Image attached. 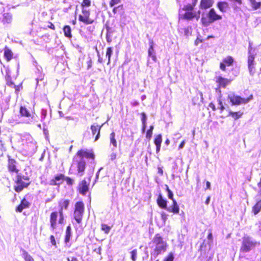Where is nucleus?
Instances as JSON below:
<instances>
[{"instance_id": "1", "label": "nucleus", "mask_w": 261, "mask_h": 261, "mask_svg": "<svg viewBox=\"0 0 261 261\" xmlns=\"http://www.w3.org/2000/svg\"><path fill=\"white\" fill-rule=\"evenodd\" d=\"M94 156L92 152L85 150H79L73 158L71 168L76 169L78 175L82 176L84 175L86 166L84 158L93 159Z\"/></svg>"}, {"instance_id": "2", "label": "nucleus", "mask_w": 261, "mask_h": 261, "mask_svg": "<svg viewBox=\"0 0 261 261\" xmlns=\"http://www.w3.org/2000/svg\"><path fill=\"white\" fill-rule=\"evenodd\" d=\"M153 256L156 257L159 254L165 252L167 248V243L163 238L159 234H156L149 243Z\"/></svg>"}, {"instance_id": "3", "label": "nucleus", "mask_w": 261, "mask_h": 261, "mask_svg": "<svg viewBox=\"0 0 261 261\" xmlns=\"http://www.w3.org/2000/svg\"><path fill=\"white\" fill-rule=\"evenodd\" d=\"M255 241L248 236H244L242 238V245L240 248V252L247 253L253 249L256 246Z\"/></svg>"}, {"instance_id": "4", "label": "nucleus", "mask_w": 261, "mask_h": 261, "mask_svg": "<svg viewBox=\"0 0 261 261\" xmlns=\"http://www.w3.org/2000/svg\"><path fill=\"white\" fill-rule=\"evenodd\" d=\"M20 114L23 117V122L26 124H35L36 117L34 113H31L25 107H21Z\"/></svg>"}, {"instance_id": "5", "label": "nucleus", "mask_w": 261, "mask_h": 261, "mask_svg": "<svg viewBox=\"0 0 261 261\" xmlns=\"http://www.w3.org/2000/svg\"><path fill=\"white\" fill-rule=\"evenodd\" d=\"M84 212V204L82 202L79 201L75 203L73 217L75 221L80 223L82 220Z\"/></svg>"}, {"instance_id": "6", "label": "nucleus", "mask_w": 261, "mask_h": 261, "mask_svg": "<svg viewBox=\"0 0 261 261\" xmlns=\"http://www.w3.org/2000/svg\"><path fill=\"white\" fill-rule=\"evenodd\" d=\"M228 99L233 105H240L248 103L252 98V95H250L246 98H242L239 96L235 95L233 94L228 95Z\"/></svg>"}, {"instance_id": "7", "label": "nucleus", "mask_w": 261, "mask_h": 261, "mask_svg": "<svg viewBox=\"0 0 261 261\" xmlns=\"http://www.w3.org/2000/svg\"><path fill=\"white\" fill-rule=\"evenodd\" d=\"M30 182L29 179L27 178L18 176L17 181H16L15 185L14 186L15 190L17 192H20L24 188L27 187Z\"/></svg>"}, {"instance_id": "8", "label": "nucleus", "mask_w": 261, "mask_h": 261, "mask_svg": "<svg viewBox=\"0 0 261 261\" xmlns=\"http://www.w3.org/2000/svg\"><path fill=\"white\" fill-rule=\"evenodd\" d=\"M90 11L86 8H82V14L79 15V20L85 24H89L93 23V20L90 18Z\"/></svg>"}, {"instance_id": "9", "label": "nucleus", "mask_w": 261, "mask_h": 261, "mask_svg": "<svg viewBox=\"0 0 261 261\" xmlns=\"http://www.w3.org/2000/svg\"><path fill=\"white\" fill-rule=\"evenodd\" d=\"M216 82L218 84L219 86L216 88V91L218 92L221 95L220 87L225 88L227 85L230 83L231 80L223 78L221 76H218L215 77Z\"/></svg>"}, {"instance_id": "10", "label": "nucleus", "mask_w": 261, "mask_h": 261, "mask_svg": "<svg viewBox=\"0 0 261 261\" xmlns=\"http://www.w3.org/2000/svg\"><path fill=\"white\" fill-rule=\"evenodd\" d=\"M69 204V201L66 199H62L59 202V205L60 207L59 210V222L62 224L63 222V209H67Z\"/></svg>"}, {"instance_id": "11", "label": "nucleus", "mask_w": 261, "mask_h": 261, "mask_svg": "<svg viewBox=\"0 0 261 261\" xmlns=\"http://www.w3.org/2000/svg\"><path fill=\"white\" fill-rule=\"evenodd\" d=\"M200 17V11H187L184 14V18L188 20H191L193 18H196L197 20Z\"/></svg>"}, {"instance_id": "12", "label": "nucleus", "mask_w": 261, "mask_h": 261, "mask_svg": "<svg viewBox=\"0 0 261 261\" xmlns=\"http://www.w3.org/2000/svg\"><path fill=\"white\" fill-rule=\"evenodd\" d=\"M233 62V59L231 56H227L223 59L222 62H221L220 68L221 70L224 71L226 67L232 65Z\"/></svg>"}, {"instance_id": "13", "label": "nucleus", "mask_w": 261, "mask_h": 261, "mask_svg": "<svg viewBox=\"0 0 261 261\" xmlns=\"http://www.w3.org/2000/svg\"><path fill=\"white\" fill-rule=\"evenodd\" d=\"M58 213L57 212H54L51 213L50 217V226L53 229H55L57 227V223L59 222Z\"/></svg>"}, {"instance_id": "14", "label": "nucleus", "mask_w": 261, "mask_h": 261, "mask_svg": "<svg viewBox=\"0 0 261 261\" xmlns=\"http://www.w3.org/2000/svg\"><path fill=\"white\" fill-rule=\"evenodd\" d=\"M208 17L212 22L222 19V16L217 14L214 9H211L210 10L208 14Z\"/></svg>"}, {"instance_id": "15", "label": "nucleus", "mask_w": 261, "mask_h": 261, "mask_svg": "<svg viewBox=\"0 0 261 261\" xmlns=\"http://www.w3.org/2000/svg\"><path fill=\"white\" fill-rule=\"evenodd\" d=\"M102 125H103V124H102L100 126V125H98L97 124H95V123L93 124V125H91V129L92 134L93 135H94L96 134V133L97 132V134L95 137V141H96L98 139L99 137V134H100V129Z\"/></svg>"}, {"instance_id": "16", "label": "nucleus", "mask_w": 261, "mask_h": 261, "mask_svg": "<svg viewBox=\"0 0 261 261\" xmlns=\"http://www.w3.org/2000/svg\"><path fill=\"white\" fill-rule=\"evenodd\" d=\"M89 184L85 180H83L79 185V190L80 193L85 195L88 191Z\"/></svg>"}, {"instance_id": "17", "label": "nucleus", "mask_w": 261, "mask_h": 261, "mask_svg": "<svg viewBox=\"0 0 261 261\" xmlns=\"http://www.w3.org/2000/svg\"><path fill=\"white\" fill-rule=\"evenodd\" d=\"M64 176L62 174L56 176L54 179H51L49 184L50 185H59L62 184L63 181Z\"/></svg>"}, {"instance_id": "18", "label": "nucleus", "mask_w": 261, "mask_h": 261, "mask_svg": "<svg viewBox=\"0 0 261 261\" xmlns=\"http://www.w3.org/2000/svg\"><path fill=\"white\" fill-rule=\"evenodd\" d=\"M213 3V0H201L200 7L202 9H205L212 7Z\"/></svg>"}, {"instance_id": "19", "label": "nucleus", "mask_w": 261, "mask_h": 261, "mask_svg": "<svg viewBox=\"0 0 261 261\" xmlns=\"http://www.w3.org/2000/svg\"><path fill=\"white\" fill-rule=\"evenodd\" d=\"M30 203L25 199L22 200L21 203L17 207L16 211L21 212L24 208L29 207Z\"/></svg>"}, {"instance_id": "20", "label": "nucleus", "mask_w": 261, "mask_h": 261, "mask_svg": "<svg viewBox=\"0 0 261 261\" xmlns=\"http://www.w3.org/2000/svg\"><path fill=\"white\" fill-rule=\"evenodd\" d=\"M167 210L170 212H173L175 214H178L179 211V206L177 204L175 200H173V204L172 206L168 207Z\"/></svg>"}, {"instance_id": "21", "label": "nucleus", "mask_w": 261, "mask_h": 261, "mask_svg": "<svg viewBox=\"0 0 261 261\" xmlns=\"http://www.w3.org/2000/svg\"><path fill=\"white\" fill-rule=\"evenodd\" d=\"M8 169L10 172H18L16 167V162L13 159H9L8 161Z\"/></svg>"}, {"instance_id": "22", "label": "nucleus", "mask_w": 261, "mask_h": 261, "mask_svg": "<svg viewBox=\"0 0 261 261\" xmlns=\"http://www.w3.org/2000/svg\"><path fill=\"white\" fill-rule=\"evenodd\" d=\"M252 48L250 46L249 47L248 51V65H250L252 64H255L254 59H255V55L251 53Z\"/></svg>"}, {"instance_id": "23", "label": "nucleus", "mask_w": 261, "mask_h": 261, "mask_svg": "<svg viewBox=\"0 0 261 261\" xmlns=\"http://www.w3.org/2000/svg\"><path fill=\"white\" fill-rule=\"evenodd\" d=\"M157 202L159 206H160L161 207L163 208H165L166 210L168 208L167 207L166 200H164L161 195H160L158 198Z\"/></svg>"}, {"instance_id": "24", "label": "nucleus", "mask_w": 261, "mask_h": 261, "mask_svg": "<svg viewBox=\"0 0 261 261\" xmlns=\"http://www.w3.org/2000/svg\"><path fill=\"white\" fill-rule=\"evenodd\" d=\"M218 9L222 12H225L228 8V5L226 2H220L217 4Z\"/></svg>"}, {"instance_id": "25", "label": "nucleus", "mask_w": 261, "mask_h": 261, "mask_svg": "<svg viewBox=\"0 0 261 261\" xmlns=\"http://www.w3.org/2000/svg\"><path fill=\"white\" fill-rule=\"evenodd\" d=\"M71 237V228L70 226H68L66 232H65V243L67 244L69 243L70 238Z\"/></svg>"}, {"instance_id": "26", "label": "nucleus", "mask_w": 261, "mask_h": 261, "mask_svg": "<svg viewBox=\"0 0 261 261\" xmlns=\"http://www.w3.org/2000/svg\"><path fill=\"white\" fill-rule=\"evenodd\" d=\"M261 210V200H258L252 207V212L254 215L258 214Z\"/></svg>"}, {"instance_id": "27", "label": "nucleus", "mask_w": 261, "mask_h": 261, "mask_svg": "<svg viewBox=\"0 0 261 261\" xmlns=\"http://www.w3.org/2000/svg\"><path fill=\"white\" fill-rule=\"evenodd\" d=\"M197 2V0H194V2L192 3V4H187L185 6H184L183 8V10L187 11H192L193 10L194 6L196 5Z\"/></svg>"}, {"instance_id": "28", "label": "nucleus", "mask_w": 261, "mask_h": 261, "mask_svg": "<svg viewBox=\"0 0 261 261\" xmlns=\"http://www.w3.org/2000/svg\"><path fill=\"white\" fill-rule=\"evenodd\" d=\"M229 1L231 2L232 7L235 10L240 8L242 4V0H230Z\"/></svg>"}, {"instance_id": "29", "label": "nucleus", "mask_w": 261, "mask_h": 261, "mask_svg": "<svg viewBox=\"0 0 261 261\" xmlns=\"http://www.w3.org/2000/svg\"><path fill=\"white\" fill-rule=\"evenodd\" d=\"M243 115V113L239 111L237 112H234L230 111L229 112V115L231 116L232 118H233L235 120L238 119L241 117Z\"/></svg>"}, {"instance_id": "30", "label": "nucleus", "mask_w": 261, "mask_h": 261, "mask_svg": "<svg viewBox=\"0 0 261 261\" xmlns=\"http://www.w3.org/2000/svg\"><path fill=\"white\" fill-rule=\"evenodd\" d=\"M63 31L66 37H71V28L69 25H66L63 29Z\"/></svg>"}, {"instance_id": "31", "label": "nucleus", "mask_w": 261, "mask_h": 261, "mask_svg": "<svg viewBox=\"0 0 261 261\" xmlns=\"http://www.w3.org/2000/svg\"><path fill=\"white\" fill-rule=\"evenodd\" d=\"M4 55L5 58L8 60H10L12 57L13 54L11 50L8 48L5 49Z\"/></svg>"}, {"instance_id": "32", "label": "nucleus", "mask_w": 261, "mask_h": 261, "mask_svg": "<svg viewBox=\"0 0 261 261\" xmlns=\"http://www.w3.org/2000/svg\"><path fill=\"white\" fill-rule=\"evenodd\" d=\"M115 133L113 132L110 134V143L111 144L113 145V146L116 148L117 146V141L115 138Z\"/></svg>"}, {"instance_id": "33", "label": "nucleus", "mask_w": 261, "mask_h": 261, "mask_svg": "<svg viewBox=\"0 0 261 261\" xmlns=\"http://www.w3.org/2000/svg\"><path fill=\"white\" fill-rule=\"evenodd\" d=\"M12 19V16L10 13H5L4 14V21L7 23H10Z\"/></svg>"}, {"instance_id": "34", "label": "nucleus", "mask_w": 261, "mask_h": 261, "mask_svg": "<svg viewBox=\"0 0 261 261\" xmlns=\"http://www.w3.org/2000/svg\"><path fill=\"white\" fill-rule=\"evenodd\" d=\"M251 4L252 8L254 9H257L261 5L260 2H256L255 0H249Z\"/></svg>"}, {"instance_id": "35", "label": "nucleus", "mask_w": 261, "mask_h": 261, "mask_svg": "<svg viewBox=\"0 0 261 261\" xmlns=\"http://www.w3.org/2000/svg\"><path fill=\"white\" fill-rule=\"evenodd\" d=\"M113 54V49L112 47H108L107 49L106 53V57L108 58V64H109L111 61V57Z\"/></svg>"}, {"instance_id": "36", "label": "nucleus", "mask_w": 261, "mask_h": 261, "mask_svg": "<svg viewBox=\"0 0 261 261\" xmlns=\"http://www.w3.org/2000/svg\"><path fill=\"white\" fill-rule=\"evenodd\" d=\"M162 142V138L161 135H158L155 136L154 139V144L155 145H161Z\"/></svg>"}, {"instance_id": "37", "label": "nucleus", "mask_w": 261, "mask_h": 261, "mask_svg": "<svg viewBox=\"0 0 261 261\" xmlns=\"http://www.w3.org/2000/svg\"><path fill=\"white\" fill-rule=\"evenodd\" d=\"M101 228V230L107 234H108L111 230V227L105 224H102Z\"/></svg>"}, {"instance_id": "38", "label": "nucleus", "mask_w": 261, "mask_h": 261, "mask_svg": "<svg viewBox=\"0 0 261 261\" xmlns=\"http://www.w3.org/2000/svg\"><path fill=\"white\" fill-rule=\"evenodd\" d=\"M248 68L250 74L251 75H253L255 72V64L248 65Z\"/></svg>"}, {"instance_id": "39", "label": "nucleus", "mask_w": 261, "mask_h": 261, "mask_svg": "<svg viewBox=\"0 0 261 261\" xmlns=\"http://www.w3.org/2000/svg\"><path fill=\"white\" fill-rule=\"evenodd\" d=\"M26 139H27V141H29V143H30L31 145H32L33 148L36 147V144L34 142V141H33V139L32 136H31L30 135H27Z\"/></svg>"}, {"instance_id": "40", "label": "nucleus", "mask_w": 261, "mask_h": 261, "mask_svg": "<svg viewBox=\"0 0 261 261\" xmlns=\"http://www.w3.org/2000/svg\"><path fill=\"white\" fill-rule=\"evenodd\" d=\"M166 190H167V192L168 193V198L170 199H171L172 201H173V200H175L174 198H173V193L172 192V191L169 189L168 186L167 185H166Z\"/></svg>"}, {"instance_id": "41", "label": "nucleus", "mask_w": 261, "mask_h": 261, "mask_svg": "<svg viewBox=\"0 0 261 261\" xmlns=\"http://www.w3.org/2000/svg\"><path fill=\"white\" fill-rule=\"evenodd\" d=\"M201 22L204 26H207L213 22L210 19L207 20L206 18L202 17L201 18Z\"/></svg>"}, {"instance_id": "42", "label": "nucleus", "mask_w": 261, "mask_h": 261, "mask_svg": "<svg viewBox=\"0 0 261 261\" xmlns=\"http://www.w3.org/2000/svg\"><path fill=\"white\" fill-rule=\"evenodd\" d=\"M91 5L90 0H83L81 4V6L83 8H85L86 7H90Z\"/></svg>"}, {"instance_id": "43", "label": "nucleus", "mask_w": 261, "mask_h": 261, "mask_svg": "<svg viewBox=\"0 0 261 261\" xmlns=\"http://www.w3.org/2000/svg\"><path fill=\"white\" fill-rule=\"evenodd\" d=\"M24 258L25 261H34L33 258L32 256L29 254L27 252H25L23 254Z\"/></svg>"}, {"instance_id": "44", "label": "nucleus", "mask_w": 261, "mask_h": 261, "mask_svg": "<svg viewBox=\"0 0 261 261\" xmlns=\"http://www.w3.org/2000/svg\"><path fill=\"white\" fill-rule=\"evenodd\" d=\"M131 258L133 261H136L137 255V250H134L131 252Z\"/></svg>"}, {"instance_id": "45", "label": "nucleus", "mask_w": 261, "mask_h": 261, "mask_svg": "<svg viewBox=\"0 0 261 261\" xmlns=\"http://www.w3.org/2000/svg\"><path fill=\"white\" fill-rule=\"evenodd\" d=\"M174 259L173 254L172 253H170L165 258L164 261H173Z\"/></svg>"}, {"instance_id": "46", "label": "nucleus", "mask_w": 261, "mask_h": 261, "mask_svg": "<svg viewBox=\"0 0 261 261\" xmlns=\"http://www.w3.org/2000/svg\"><path fill=\"white\" fill-rule=\"evenodd\" d=\"M203 40L201 38V36L200 35L197 36V39L195 41L194 44L196 46H197L199 43H202Z\"/></svg>"}, {"instance_id": "47", "label": "nucleus", "mask_w": 261, "mask_h": 261, "mask_svg": "<svg viewBox=\"0 0 261 261\" xmlns=\"http://www.w3.org/2000/svg\"><path fill=\"white\" fill-rule=\"evenodd\" d=\"M220 97H221V96ZM218 101L219 104L218 109H220L221 110V112H222L224 110L225 108L222 104V102L220 99V97H219V98L218 99Z\"/></svg>"}, {"instance_id": "48", "label": "nucleus", "mask_w": 261, "mask_h": 261, "mask_svg": "<svg viewBox=\"0 0 261 261\" xmlns=\"http://www.w3.org/2000/svg\"><path fill=\"white\" fill-rule=\"evenodd\" d=\"M120 0H111L110 2V5L111 7H113L114 5L120 3Z\"/></svg>"}, {"instance_id": "49", "label": "nucleus", "mask_w": 261, "mask_h": 261, "mask_svg": "<svg viewBox=\"0 0 261 261\" xmlns=\"http://www.w3.org/2000/svg\"><path fill=\"white\" fill-rule=\"evenodd\" d=\"M50 242H51L52 245L55 246V248H57V244H56V242L55 237L53 236H51L50 237Z\"/></svg>"}, {"instance_id": "50", "label": "nucleus", "mask_w": 261, "mask_h": 261, "mask_svg": "<svg viewBox=\"0 0 261 261\" xmlns=\"http://www.w3.org/2000/svg\"><path fill=\"white\" fill-rule=\"evenodd\" d=\"M152 132L151 131V130H148L146 133V138L149 140L150 139V138H151V136H152Z\"/></svg>"}, {"instance_id": "51", "label": "nucleus", "mask_w": 261, "mask_h": 261, "mask_svg": "<svg viewBox=\"0 0 261 261\" xmlns=\"http://www.w3.org/2000/svg\"><path fill=\"white\" fill-rule=\"evenodd\" d=\"M153 48L152 45H151L148 49V56H151V55L153 54Z\"/></svg>"}, {"instance_id": "52", "label": "nucleus", "mask_w": 261, "mask_h": 261, "mask_svg": "<svg viewBox=\"0 0 261 261\" xmlns=\"http://www.w3.org/2000/svg\"><path fill=\"white\" fill-rule=\"evenodd\" d=\"M142 117L141 120H142V123H146V115H145V113H142Z\"/></svg>"}, {"instance_id": "53", "label": "nucleus", "mask_w": 261, "mask_h": 261, "mask_svg": "<svg viewBox=\"0 0 261 261\" xmlns=\"http://www.w3.org/2000/svg\"><path fill=\"white\" fill-rule=\"evenodd\" d=\"M116 158V154L114 152H113L110 155V159L111 160H114Z\"/></svg>"}, {"instance_id": "54", "label": "nucleus", "mask_w": 261, "mask_h": 261, "mask_svg": "<svg viewBox=\"0 0 261 261\" xmlns=\"http://www.w3.org/2000/svg\"><path fill=\"white\" fill-rule=\"evenodd\" d=\"M67 261H78L77 259L75 257H72L71 258L67 257Z\"/></svg>"}, {"instance_id": "55", "label": "nucleus", "mask_w": 261, "mask_h": 261, "mask_svg": "<svg viewBox=\"0 0 261 261\" xmlns=\"http://www.w3.org/2000/svg\"><path fill=\"white\" fill-rule=\"evenodd\" d=\"M185 144V141H182L181 143H180V144L179 145V147H178V149H182L184 147Z\"/></svg>"}, {"instance_id": "56", "label": "nucleus", "mask_w": 261, "mask_h": 261, "mask_svg": "<svg viewBox=\"0 0 261 261\" xmlns=\"http://www.w3.org/2000/svg\"><path fill=\"white\" fill-rule=\"evenodd\" d=\"M211 188V183L209 181H206V189H210Z\"/></svg>"}, {"instance_id": "57", "label": "nucleus", "mask_w": 261, "mask_h": 261, "mask_svg": "<svg viewBox=\"0 0 261 261\" xmlns=\"http://www.w3.org/2000/svg\"><path fill=\"white\" fill-rule=\"evenodd\" d=\"M207 239L209 240H212L213 239V235L212 232H210L207 236Z\"/></svg>"}, {"instance_id": "58", "label": "nucleus", "mask_w": 261, "mask_h": 261, "mask_svg": "<svg viewBox=\"0 0 261 261\" xmlns=\"http://www.w3.org/2000/svg\"><path fill=\"white\" fill-rule=\"evenodd\" d=\"M154 61L156 60V56L154 54L151 55V56H149Z\"/></svg>"}, {"instance_id": "59", "label": "nucleus", "mask_w": 261, "mask_h": 261, "mask_svg": "<svg viewBox=\"0 0 261 261\" xmlns=\"http://www.w3.org/2000/svg\"><path fill=\"white\" fill-rule=\"evenodd\" d=\"M209 106H210V108H211L213 109V110L215 111L216 110L215 106V105L213 103H211L209 105Z\"/></svg>"}, {"instance_id": "60", "label": "nucleus", "mask_w": 261, "mask_h": 261, "mask_svg": "<svg viewBox=\"0 0 261 261\" xmlns=\"http://www.w3.org/2000/svg\"><path fill=\"white\" fill-rule=\"evenodd\" d=\"M0 149H1V150H5L4 145L2 141H0Z\"/></svg>"}, {"instance_id": "61", "label": "nucleus", "mask_w": 261, "mask_h": 261, "mask_svg": "<svg viewBox=\"0 0 261 261\" xmlns=\"http://www.w3.org/2000/svg\"><path fill=\"white\" fill-rule=\"evenodd\" d=\"M156 152H159L160 150V148H161V145H156Z\"/></svg>"}, {"instance_id": "62", "label": "nucleus", "mask_w": 261, "mask_h": 261, "mask_svg": "<svg viewBox=\"0 0 261 261\" xmlns=\"http://www.w3.org/2000/svg\"><path fill=\"white\" fill-rule=\"evenodd\" d=\"M210 197H208L206 199V200H205V203L206 204H208L210 203Z\"/></svg>"}, {"instance_id": "63", "label": "nucleus", "mask_w": 261, "mask_h": 261, "mask_svg": "<svg viewBox=\"0 0 261 261\" xmlns=\"http://www.w3.org/2000/svg\"><path fill=\"white\" fill-rule=\"evenodd\" d=\"M143 127H142V132L144 133L145 132V129L146 128V123H142Z\"/></svg>"}, {"instance_id": "64", "label": "nucleus", "mask_w": 261, "mask_h": 261, "mask_svg": "<svg viewBox=\"0 0 261 261\" xmlns=\"http://www.w3.org/2000/svg\"><path fill=\"white\" fill-rule=\"evenodd\" d=\"M258 187L260 188V194H261V178L258 184Z\"/></svg>"}]
</instances>
